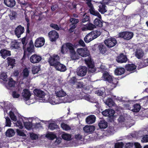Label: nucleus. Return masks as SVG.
<instances>
[{
    "label": "nucleus",
    "mask_w": 148,
    "mask_h": 148,
    "mask_svg": "<svg viewBox=\"0 0 148 148\" xmlns=\"http://www.w3.org/2000/svg\"><path fill=\"white\" fill-rule=\"evenodd\" d=\"M60 58L58 55L54 54L50 56L48 62L50 66L55 67L56 69L60 71H64L66 70V66L60 62Z\"/></svg>",
    "instance_id": "1"
},
{
    "label": "nucleus",
    "mask_w": 148,
    "mask_h": 148,
    "mask_svg": "<svg viewBox=\"0 0 148 148\" xmlns=\"http://www.w3.org/2000/svg\"><path fill=\"white\" fill-rule=\"evenodd\" d=\"M103 77L104 81L110 84L111 89H113L116 86L118 82V79L114 78L107 72L105 71L103 73Z\"/></svg>",
    "instance_id": "2"
},
{
    "label": "nucleus",
    "mask_w": 148,
    "mask_h": 148,
    "mask_svg": "<svg viewBox=\"0 0 148 148\" xmlns=\"http://www.w3.org/2000/svg\"><path fill=\"white\" fill-rule=\"evenodd\" d=\"M101 34L99 30L93 31L86 36L84 38V41L86 43H89L96 38Z\"/></svg>",
    "instance_id": "3"
},
{
    "label": "nucleus",
    "mask_w": 148,
    "mask_h": 148,
    "mask_svg": "<svg viewBox=\"0 0 148 148\" xmlns=\"http://www.w3.org/2000/svg\"><path fill=\"white\" fill-rule=\"evenodd\" d=\"M65 46L67 49L69 50L71 59L73 60L77 59V54L75 50L73 45L71 43L67 42L66 43Z\"/></svg>",
    "instance_id": "4"
},
{
    "label": "nucleus",
    "mask_w": 148,
    "mask_h": 148,
    "mask_svg": "<svg viewBox=\"0 0 148 148\" xmlns=\"http://www.w3.org/2000/svg\"><path fill=\"white\" fill-rule=\"evenodd\" d=\"M84 61L88 68L89 71L92 73L95 72L96 70L95 68L94 62L92 60L91 58L89 57L88 58L85 59Z\"/></svg>",
    "instance_id": "5"
},
{
    "label": "nucleus",
    "mask_w": 148,
    "mask_h": 148,
    "mask_svg": "<svg viewBox=\"0 0 148 148\" xmlns=\"http://www.w3.org/2000/svg\"><path fill=\"white\" fill-rule=\"evenodd\" d=\"M121 2L117 3V6L119 10L123 11L127 5L134 1L135 0H121Z\"/></svg>",
    "instance_id": "6"
},
{
    "label": "nucleus",
    "mask_w": 148,
    "mask_h": 148,
    "mask_svg": "<svg viewBox=\"0 0 148 148\" xmlns=\"http://www.w3.org/2000/svg\"><path fill=\"white\" fill-rule=\"evenodd\" d=\"M133 33L130 32L124 31L120 32L119 34V36L127 40H129L133 37Z\"/></svg>",
    "instance_id": "7"
},
{
    "label": "nucleus",
    "mask_w": 148,
    "mask_h": 148,
    "mask_svg": "<svg viewBox=\"0 0 148 148\" xmlns=\"http://www.w3.org/2000/svg\"><path fill=\"white\" fill-rule=\"evenodd\" d=\"M104 44L109 48H111L114 46L117 43L116 39L110 38L106 39L104 41Z\"/></svg>",
    "instance_id": "8"
},
{
    "label": "nucleus",
    "mask_w": 148,
    "mask_h": 148,
    "mask_svg": "<svg viewBox=\"0 0 148 148\" xmlns=\"http://www.w3.org/2000/svg\"><path fill=\"white\" fill-rule=\"evenodd\" d=\"M77 51L79 56L83 57L89 56L90 55L89 51L86 48H78Z\"/></svg>",
    "instance_id": "9"
},
{
    "label": "nucleus",
    "mask_w": 148,
    "mask_h": 148,
    "mask_svg": "<svg viewBox=\"0 0 148 148\" xmlns=\"http://www.w3.org/2000/svg\"><path fill=\"white\" fill-rule=\"evenodd\" d=\"M48 36L51 42H55L59 37L58 34L55 30L50 31L48 33Z\"/></svg>",
    "instance_id": "10"
},
{
    "label": "nucleus",
    "mask_w": 148,
    "mask_h": 148,
    "mask_svg": "<svg viewBox=\"0 0 148 148\" xmlns=\"http://www.w3.org/2000/svg\"><path fill=\"white\" fill-rule=\"evenodd\" d=\"M87 71V68L86 66H80L77 69V74L79 76H84L86 75Z\"/></svg>",
    "instance_id": "11"
},
{
    "label": "nucleus",
    "mask_w": 148,
    "mask_h": 148,
    "mask_svg": "<svg viewBox=\"0 0 148 148\" xmlns=\"http://www.w3.org/2000/svg\"><path fill=\"white\" fill-rule=\"evenodd\" d=\"M116 59L117 62L122 63L126 62L127 58L126 55H124L123 53H121L116 57Z\"/></svg>",
    "instance_id": "12"
},
{
    "label": "nucleus",
    "mask_w": 148,
    "mask_h": 148,
    "mask_svg": "<svg viewBox=\"0 0 148 148\" xmlns=\"http://www.w3.org/2000/svg\"><path fill=\"white\" fill-rule=\"evenodd\" d=\"M45 43V39L43 37H39L35 41L34 45L36 47H40L42 46Z\"/></svg>",
    "instance_id": "13"
},
{
    "label": "nucleus",
    "mask_w": 148,
    "mask_h": 148,
    "mask_svg": "<svg viewBox=\"0 0 148 148\" xmlns=\"http://www.w3.org/2000/svg\"><path fill=\"white\" fill-rule=\"evenodd\" d=\"M41 59L42 58L40 56L34 54L31 56L29 60L32 63L35 64L39 62Z\"/></svg>",
    "instance_id": "14"
},
{
    "label": "nucleus",
    "mask_w": 148,
    "mask_h": 148,
    "mask_svg": "<svg viewBox=\"0 0 148 148\" xmlns=\"http://www.w3.org/2000/svg\"><path fill=\"white\" fill-rule=\"evenodd\" d=\"M24 30V27H22L21 25H19L15 29V34L18 38H19L21 37V35L23 33Z\"/></svg>",
    "instance_id": "15"
},
{
    "label": "nucleus",
    "mask_w": 148,
    "mask_h": 148,
    "mask_svg": "<svg viewBox=\"0 0 148 148\" xmlns=\"http://www.w3.org/2000/svg\"><path fill=\"white\" fill-rule=\"evenodd\" d=\"M0 54L2 58L5 59L7 57L11 56V52L10 51L3 49L0 51Z\"/></svg>",
    "instance_id": "16"
},
{
    "label": "nucleus",
    "mask_w": 148,
    "mask_h": 148,
    "mask_svg": "<svg viewBox=\"0 0 148 148\" xmlns=\"http://www.w3.org/2000/svg\"><path fill=\"white\" fill-rule=\"evenodd\" d=\"M125 69L121 66L117 67L114 70V74L117 75H121L125 73Z\"/></svg>",
    "instance_id": "17"
},
{
    "label": "nucleus",
    "mask_w": 148,
    "mask_h": 148,
    "mask_svg": "<svg viewBox=\"0 0 148 148\" xmlns=\"http://www.w3.org/2000/svg\"><path fill=\"white\" fill-rule=\"evenodd\" d=\"M96 120V117L93 115H91L87 117L86 119V121L88 124H91L94 123Z\"/></svg>",
    "instance_id": "18"
},
{
    "label": "nucleus",
    "mask_w": 148,
    "mask_h": 148,
    "mask_svg": "<svg viewBox=\"0 0 148 148\" xmlns=\"http://www.w3.org/2000/svg\"><path fill=\"white\" fill-rule=\"evenodd\" d=\"M95 129V127L94 126L86 125L84 127L83 130L86 133H92L94 131Z\"/></svg>",
    "instance_id": "19"
},
{
    "label": "nucleus",
    "mask_w": 148,
    "mask_h": 148,
    "mask_svg": "<svg viewBox=\"0 0 148 148\" xmlns=\"http://www.w3.org/2000/svg\"><path fill=\"white\" fill-rule=\"evenodd\" d=\"M4 3L5 5L10 8L14 7L16 4L15 0H4Z\"/></svg>",
    "instance_id": "20"
},
{
    "label": "nucleus",
    "mask_w": 148,
    "mask_h": 148,
    "mask_svg": "<svg viewBox=\"0 0 148 148\" xmlns=\"http://www.w3.org/2000/svg\"><path fill=\"white\" fill-rule=\"evenodd\" d=\"M34 93L37 97L41 98H43L45 95V93L40 89H35Z\"/></svg>",
    "instance_id": "21"
},
{
    "label": "nucleus",
    "mask_w": 148,
    "mask_h": 148,
    "mask_svg": "<svg viewBox=\"0 0 148 148\" xmlns=\"http://www.w3.org/2000/svg\"><path fill=\"white\" fill-rule=\"evenodd\" d=\"M24 92L23 96L24 99L25 101L29 100L31 95V94L29 90L27 89H25L23 90Z\"/></svg>",
    "instance_id": "22"
},
{
    "label": "nucleus",
    "mask_w": 148,
    "mask_h": 148,
    "mask_svg": "<svg viewBox=\"0 0 148 148\" xmlns=\"http://www.w3.org/2000/svg\"><path fill=\"white\" fill-rule=\"evenodd\" d=\"M26 52L27 51L28 52V53L29 54L31 53L34 51V47L33 43L32 40H31L29 44V46L27 48L26 50Z\"/></svg>",
    "instance_id": "23"
},
{
    "label": "nucleus",
    "mask_w": 148,
    "mask_h": 148,
    "mask_svg": "<svg viewBox=\"0 0 148 148\" xmlns=\"http://www.w3.org/2000/svg\"><path fill=\"white\" fill-rule=\"evenodd\" d=\"M98 50L100 53L104 54L107 51V48L105 45L100 44L97 47Z\"/></svg>",
    "instance_id": "24"
},
{
    "label": "nucleus",
    "mask_w": 148,
    "mask_h": 148,
    "mask_svg": "<svg viewBox=\"0 0 148 148\" xmlns=\"http://www.w3.org/2000/svg\"><path fill=\"white\" fill-rule=\"evenodd\" d=\"M137 66L134 64H128L125 65V68L126 70L129 71H133L135 70Z\"/></svg>",
    "instance_id": "25"
},
{
    "label": "nucleus",
    "mask_w": 148,
    "mask_h": 148,
    "mask_svg": "<svg viewBox=\"0 0 148 148\" xmlns=\"http://www.w3.org/2000/svg\"><path fill=\"white\" fill-rule=\"evenodd\" d=\"M98 125L100 128L105 129L108 127V123L105 120L102 119L100 121Z\"/></svg>",
    "instance_id": "26"
},
{
    "label": "nucleus",
    "mask_w": 148,
    "mask_h": 148,
    "mask_svg": "<svg viewBox=\"0 0 148 148\" xmlns=\"http://www.w3.org/2000/svg\"><path fill=\"white\" fill-rule=\"evenodd\" d=\"M8 66H10L11 68L12 69L15 66V60L11 57H8L7 58Z\"/></svg>",
    "instance_id": "27"
},
{
    "label": "nucleus",
    "mask_w": 148,
    "mask_h": 148,
    "mask_svg": "<svg viewBox=\"0 0 148 148\" xmlns=\"http://www.w3.org/2000/svg\"><path fill=\"white\" fill-rule=\"evenodd\" d=\"M89 12L90 13L95 16L98 17L99 19H101V14L98 12L95 11L94 9H89Z\"/></svg>",
    "instance_id": "28"
},
{
    "label": "nucleus",
    "mask_w": 148,
    "mask_h": 148,
    "mask_svg": "<svg viewBox=\"0 0 148 148\" xmlns=\"http://www.w3.org/2000/svg\"><path fill=\"white\" fill-rule=\"evenodd\" d=\"M143 56V53L141 50L137 49L135 53V56L138 59L142 58Z\"/></svg>",
    "instance_id": "29"
},
{
    "label": "nucleus",
    "mask_w": 148,
    "mask_h": 148,
    "mask_svg": "<svg viewBox=\"0 0 148 148\" xmlns=\"http://www.w3.org/2000/svg\"><path fill=\"white\" fill-rule=\"evenodd\" d=\"M15 134L14 131L12 129H8L5 132L6 136L8 137H11L13 136Z\"/></svg>",
    "instance_id": "30"
},
{
    "label": "nucleus",
    "mask_w": 148,
    "mask_h": 148,
    "mask_svg": "<svg viewBox=\"0 0 148 148\" xmlns=\"http://www.w3.org/2000/svg\"><path fill=\"white\" fill-rule=\"evenodd\" d=\"M106 5L104 4H101L99 6L98 10L101 14H104L106 12L107 10L106 9Z\"/></svg>",
    "instance_id": "31"
},
{
    "label": "nucleus",
    "mask_w": 148,
    "mask_h": 148,
    "mask_svg": "<svg viewBox=\"0 0 148 148\" xmlns=\"http://www.w3.org/2000/svg\"><path fill=\"white\" fill-rule=\"evenodd\" d=\"M100 19L97 18H96L95 19L94 21V24L96 26L99 27H101L102 26L103 23Z\"/></svg>",
    "instance_id": "32"
},
{
    "label": "nucleus",
    "mask_w": 148,
    "mask_h": 148,
    "mask_svg": "<svg viewBox=\"0 0 148 148\" xmlns=\"http://www.w3.org/2000/svg\"><path fill=\"white\" fill-rule=\"evenodd\" d=\"M105 103L109 107L112 106L114 105V103L112 99L110 98H108L106 101Z\"/></svg>",
    "instance_id": "33"
},
{
    "label": "nucleus",
    "mask_w": 148,
    "mask_h": 148,
    "mask_svg": "<svg viewBox=\"0 0 148 148\" xmlns=\"http://www.w3.org/2000/svg\"><path fill=\"white\" fill-rule=\"evenodd\" d=\"M130 16H127L122 14L121 16V21L123 23H126L129 21V20Z\"/></svg>",
    "instance_id": "34"
},
{
    "label": "nucleus",
    "mask_w": 148,
    "mask_h": 148,
    "mask_svg": "<svg viewBox=\"0 0 148 148\" xmlns=\"http://www.w3.org/2000/svg\"><path fill=\"white\" fill-rule=\"evenodd\" d=\"M24 125L25 128L29 130L31 129L32 126V124L30 122H24Z\"/></svg>",
    "instance_id": "35"
},
{
    "label": "nucleus",
    "mask_w": 148,
    "mask_h": 148,
    "mask_svg": "<svg viewBox=\"0 0 148 148\" xmlns=\"http://www.w3.org/2000/svg\"><path fill=\"white\" fill-rule=\"evenodd\" d=\"M141 109L140 105L138 103L135 104L134 105V108L132 111L134 112H139Z\"/></svg>",
    "instance_id": "36"
},
{
    "label": "nucleus",
    "mask_w": 148,
    "mask_h": 148,
    "mask_svg": "<svg viewBox=\"0 0 148 148\" xmlns=\"http://www.w3.org/2000/svg\"><path fill=\"white\" fill-rule=\"evenodd\" d=\"M66 92L62 89L59 90L56 92V95L58 97H62L65 96Z\"/></svg>",
    "instance_id": "37"
},
{
    "label": "nucleus",
    "mask_w": 148,
    "mask_h": 148,
    "mask_svg": "<svg viewBox=\"0 0 148 148\" xmlns=\"http://www.w3.org/2000/svg\"><path fill=\"white\" fill-rule=\"evenodd\" d=\"M61 127L64 130L67 131L71 129V127L67 124L62 123L61 124Z\"/></svg>",
    "instance_id": "38"
},
{
    "label": "nucleus",
    "mask_w": 148,
    "mask_h": 148,
    "mask_svg": "<svg viewBox=\"0 0 148 148\" xmlns=\"http://www.w3.org/2000/svg\"><path fill=\"white\" fill-rule=\"evenodd\" d=\"M62 137L64 140L69 141L71 140V136L70 134L66 133L62 134Z\"/></svg>",
    "instance_id": "39"
},
{
    "label": "nucleus",
    "mask_w": 148,
    "mask_h": 148,
    "mask_svg": "<svg viewBox=\"0 0 148 148\" xmlns=\"http://www.w3.org/2000/svg\"><path fill=\"white\" fill-rule=\"evenodd\" d=\"M77 79L74 76L71 78L70 79L69 81V83L72 85H74L77 82Z\"/></svg>",
    "instance_id": "40"
},
{
    "label": "nucleus",
    "mask_w": 148,
    "mask_h": 148,
    "mask_svg": "<svg viewBox=\"0 0 148 148\" xmlns=\"http://www.w3.org/2000/svg\"><path fill=\"white\" fill-rule=\"evenodd\" d=\"M58 127V125L54 123H51L49 125V128L51 130H53Z\"/></svg>",
    "instance_id": "41"
},
{
    "label": "nucleus",
    "mask_w": 148,
    "mask_h": 148,
    "mask_svg": "<svg viewBox=\"0 0 148 148\" xmlns=\"http://www.w3.org/2000/svg\"><path fill=\"white\" fill-rule=\"evenodd\" d=\"M46 137L51 140H53L56 138V135L52 133H48L46 136Z\"/></svg>",
    "instance_id": "42"
},
{
    "label": "nucleus",
    "mask_w": 148,
    "mask_h": 148,
    "mask_svg": "<svg viewBox=\"0 0 148 148\" xmlns=\"http://www.w3.org/2000/svg\"><path fill=\"white\" fill-rule=\"evenodd\" d=\"M16 83L15 81L12 78L9 79L8 84L10 87H14Z\"/></svg>",
    "instance_id": "43"
},
{
    "label": "nucleus",
    "mask_w": 148,
    "mask_h": 148,
    "mask_svg": "<svg viewBox=\"0 0 148 148\" xmlns=\"http://www.w3.org/2000/svg\"><path fill=\"white\" fill-rule=\"evenodd\" d=\"M40 70V68L37 66H34L32 69V73L34 74L37 73Z\"/></svg>",
    "instance_id": "44"
},
{
    "label": "nucleus",
    "mask_w": 148,
    "mask_h": 148,
    "mask_svg": "<svg viewBox=\"0 0 148 148\" xmlns=\"http://www.w3.org/2000/svg\"><path fill=\"white\" fill-rule=\"evenodd\" d=\"M23 78H26L29 76V71L28 69L27 68H25L23 71Z\"/></svg>",
    "instance_id": "45"
},
{
    "label": "nucleus",
    "mask_w": 148,
    "mask_h": 148,
    "mask_svg": "<svg viewBox=\"0 0 148 148\" xmlns=\"http://www.w3.org/2000/svg\"><path fill=\"white\" fill-rule=\"evenodd\" d=\"M9 116L11 119L13 121H16V116L15 115L14 113L12 111H10L9 112Z\"/></svg>",
    "instance_id": "46"
},
{
    "label": "nucleus",
    "mask_w": 148,
    "mask_h": 148,
    "mask_svg": "<svg viewBox=\"0 0 148 148\" xmlns=\"http://www.w3.org/2000/svg\"><path fill=\"white\" fill-rule=\"evenodd\" d=\"M77 26V24H71L70 25V28L69 29V32L70 33H72L73 32L74 29L76 28Z\"/></svg>",
    "instance_id": "47"
},
{
    "label": "nucleus",
    "mask_w": 148,
    "mask_h": 148,
    "mask_svg": "<svg viewBox=\"0 0 148 148\" xmlns=\"http://www.w3.org/2000/svg\"><path fill=\"white\" fill-rule=\"evenodd\" d=\"M108 116L110 117L113 116L115 113L114 111L112 109H108Z\"/></svg>",
    "instance_id": "48"
},
{
    "label": "nucleus",
    "mask_w": 148,
    "mask_h": 148,
    "mask_svg": "<svg viewBox=\"0 0 148 148\" xmlns=\"http://www.w3.org/2000/svg\"><path fill=\"white\" fill-rule=\"evenodd\" d=\"M50 26L57 30H59L60 29V27L57 24L51 23L50 24Z\"/></svg>",
    "instance_id": "49"
},
{
    "label": "nucleus",
    "mask_w": 148,
    "mask_h": 148,
    "mask_svg": "<svg viewBox=\"0 0 148 148\" xmlns=\"http://www.w3.org/2000/svg\"><path fill=\"white\" fill-rule=\"evenodd\" d=\"M124 145L123 143L122 142L117 143L115 144V148H123Z\"/></svg>",
    "instance_id": "50"
},
{
    "label": "nucleus",
    "mask_w": 148,
    "mask_h": 148,
    "mask_svg": "<svg viewBox=\"0 0 148 148\" xmlns=\"http://www.w3.org/2000/svg\"><path fill=\"white\" fill-rule=\"evenodd\" d=\"M70 21L72 24H77L79 22V20L77 19L72 18L70 19Z\"/></svg>",
    "instance_id": "51"
},
{
    "label": "nucleus",
    "mask_w": 148,
    "mask_h": 148,
    "mask_svg": "<svg viewBox=\"0 0 148 148\" xmlns=\"http://www.w3.org/2000/svg\"><path fill=\"white\" fill-rule=\"evenodd\" d=\"M67 49L64 45H63L61 47V52L63 54H64L65 52L67 51Z\"/></svg>",
    "instance_id": "52"
},
{
    "label": "nucleus",
    "mask_w": 148,
    "mask_h": 148,
    "mask_svg": "<svg viewBox=\"0 0 148 148\" xmlns=\"http://www.w3.org/2000/svg\"><path fill=\"white\" fill-rule=\"evenodd\" d=\"M95 28H96V26L94 24H93L91 23L88 24L87 26V29L90 30H92Z\"/></svg>",
    "instance_id": "53"
},
{
    "label": "nucleus",
    "mask_w": 148,
    "mask_h": 148,
    "mask_svg": "<svg viewBox=\"0 0 148 148\" xmlns=\"http://www.w3.org/2000/svg\"><path fill=\"white\" fill-rule=\"evenodd\" d=\"M6 124V126L8 127H10L11 124V121L8 116H7L5 118Z\"/></svg>",
    "instance_id": "54"
},
{
    "label": "nucleus",
    "mask_w": 148,
    "mask_h": 148,
    "mask_svg": "<svg viewBox=\"0 0 148 148\" xmlns=\"http://www.w3.org/2000/svg\"><path fill=\"white\" fill-rule=\"evenodd\" d=\"M24 52L23 56L22 58V60H25L26 59V57H27L28 58H29L30 55V54H29V53H27L26 49H24Z\"/></svg>",
    "instance_id": "55"
},
{
    "label": "nucleus",
    "mask_w": 148,
    "mask_h": 148,
    "mask_svg": "<svg viewBox=\"0 0 148 148\" xmlns=\"http://www.w3.org/2000/svg\"><path fill=\"white\" fill-rule=\"evenodd\" d=\"M30 136L31 138L33 140H36L38 138V136L36 134L34 133L30 134Z\"/></svg>",
    "instance_id": "56"
},
{
    "label": "nucleus",
    "mask_w": 148,
    "mask_h": 148,
    "mask_svg": "<svg viewBox=\"0 0 148 148\" xmlns=\"http://www.w3.org/2000/svg\"><path fill=\"white\" fill-rule=\"evenodd\" d=\"M1 79L4 81H7V76L5 73H3L1 75Z\"/></svg>",
    "instance_id": "57"
},
{
    "label": "nucleus",
    "mask_w": 148,
    "mask_h": 148,
    "mask_svg": "<svg viewBox=\"0 0 148 148\" xmlns=\"http://www.w3.org/2000/svg\"><path fill=\"white\" fill-rule=\"evenodd\" d=\"M17 132L18 134L20 136H26L25 134L21 130H18Z\"/></svg>",
    "instance_id": "58"
},
{
    "label": "nucleus",
    "mask_w": 148,
    "mask_h": 148,
    "mask_svg": "<svg viewBox=\"0 0 148 148\" xmlns=\"http://www.w3.org/2000/svg\"><path fill=\"white\" fill-rule=\"evenodd\" d=\"M12 96L14 98H17L20 96V95L16 91H14L12 92Z\"/></svg>",
    "instance_id": "59"
},
{
    "label": "nucleus",
    "mask_w": 148,
    "mask_h": 148,
    "mask_svg": "<svg viewBox=\"0 0 148 148\" xmlns=\"http://www.w3.org/2000/svg\"><path fill=\"white\" fill-rule=\"evenodd\" d=\"M141 141L143 142H148V135H146L143 136L142 138Z\"/></svg>",
    "instance_id": "60"
},
{
    "label": "nucleus",
    "mask_w": 148,
    "mask_h": 148,
    "mask_svg": "<svg viewBox=\"0 0 148 148\" xmlns=\"http://www.w3.org/2000/svg\"><path fill=\"white\" fill-rule=\"evenodd\" d=\"M95 93L97 94L98 95L101 96L103 95L104 92L101 90H99L96 91Z\"/></svg>",
    "instance_id": "61"
},
{
    "label": "nucleus",
    "mask_w": 148,
    "mask_h": 148,
    "mask_svg": "<svg viewBox=\"0 0 148 148\" xmlns=\"http://www.w3.org/2000/svg\"><path fill=\"white\" fill-rule=\"evenodd\" d=\"M17 125L20 129H22L23 128L22 123L21 121H20L19 120L17 121Z\"/></svg>",
    "instance_id": "62"
},
{
    "label": "nucleus",
    "mask_w": 148,
    "mask_h": 148,
    "mask_svg": "<svg viewBox=\"0 0 148 148\" xmlns=\"http://www.w3.org/2000/svg\"><path fill=\"white\" fill-rule=\"evenodd\" d=\"M89 20V17L86 16L84 18H83L81 22L82 23H84L86 22H87Z\"/></svg>",
    "instance_id": "63"
},
{
    "label": "nucleus",
    "mask_w": 148,
    "mask_h": 148,
    "mask_svg": "<svg viewBox=\"0 0 148 148\" xmlns=\"http://www.w3.org/2000/svg\"><path fill=\"white\" fill-rule=\"evenodd\" d=\"M16 13L15 12H13L12 13V14H11L10 15L11 18L13 19L14 18L16 17Z\"/></svg>",
    "instance_id": "64"
}]
</instances>
